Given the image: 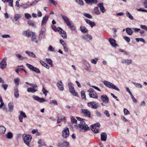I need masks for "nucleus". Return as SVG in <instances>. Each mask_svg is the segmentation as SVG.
I'll use <instances>...</instances> for the list:
<instances>
[{"label": "nucleus", "instance_id": "nucleus-1", "mask_svg": "<svg viewBox=\"0 0 147 147\" xmlns=\"http://www.w3.org/2000/svg\"><path fill=\"white\" fill-rule=\"evenodd\" d=\"M78 127L81 129L80 130V131L82 132H85L90 129V128L86 123L85 121L80 122V123L78 125Z\"/></svg>", "mask_w": 147, "mask_h": 147}, {"label": "nucleus", "instance_id": "nucleus-2", "mask_svg": "<svg viewBox=\"0 0 147 147\" xmlns=\"http://www.w3.org/2000/svg\"><path fill=\"white\" fill-rule=\"evenodd\" d=\"M22 137L24 142L27 145L29 146L30 143L32 139L31 136L24 134L23 135Z\"/></svg>", "mask_w": 147, "mask_h": 147}, {"label": "nucleus", "instance_id": "nucleus-3", "mask_svg": "<svg viewBox=\"0 0 147 147\" xmlns=\"http://www.w3.org/2000/svg\"><path fill=\"white\" fill-rule=\"evenodd\" d=\"M104 84L107 87L112 89L118 91L120 90L115 85L112 83L107 81H104L103 82Z\"/></svg>", "mask_w": 147, "mask_h": 147}, {"label": "nucleus", "instance_id": "nucleus-4", "mask_svg": "<svg viewBox=\"0 0 147 147\" xmlns=\"http://www.w3.org/2000/svg\"><path fill=\"white\" fill-rule=\"evenodd\" d=\"M68 86H69L70 92L73 95L78 96V93L76 92L73 84L71 82H69L68 84Z\"/></svg>", "mask_w": 147, "mask_h": 147}, {"label": "nucleus", "instance_id": "nucleus-5", "mask_svg": "<svg viewBox=\"0 0 147 147\" xmlns=\"http://www.w3.org/2000/svg\"><path fill=\"white\" fill-rule=\"evenodd\" d=\"M69 129L68 127H66L64 128L62 132V136L64 138H66L69 136Z\"/></svg>", "mask_w": 147, "mask_h": 147}, {"label": "nucleus", "instance_id": "nucleus-6", "mask_svg": "<svg viewBox=\"0 0 147 147\" xmlns=\"http://www.w3.org/2000/svg\"><path fill=\"white\" fill-rule=\"evenodd\" d=\"M27 66L32 71H34L37 73H40V70L37 68L34 67L32 65L28 63L26 64Z\"/></svg>", "mask_w": 147, "mask_h": 147}, {"label": "nucleus", "instance_id": "nucleus-7", "mask_svg": "<svg viewBox=\"0 0 147 147\" xmlns=\"http://www.w3.org/2000/svg\"><path fill=\"white\" fill-rule=\"evenodd\" d=\"M7 59L4 57L0 62V68L2 69H5L7 66L6 61Z\"/></svg>", "mask_w": 147, "mask_h": 147}, {"label": "nucleus", "instance_id": "nucleus-8", "mask_svg": "<svg viewBox=\"0 0 147 147\" xmlns=\"http://www.w3.org/2000/svg\"><path fill=\"white\" fill-rule=\"evenodd\" d=\"M88 107L94 109H96L98 107V103L96 104V103L94 101L88 102Z\"/></svg>", "mask_w": 147, "mask_h": 147}, {"label": "nucleus", "instance_id": "nucleus-9", "mask_svg": "<svg viewBox=\"0 0 147 147\" xmlns=\"http://www.w3.org/2000/svg\"><path fill=\"white\" fill-rule=\"evenodd\" d=\"M81 111L84 116L89 117H91L90 112L87 109H82Z\"/></svg>", "mask_w": 147, "mask_h": 147}, {"label": "nucleus", "instance_id": "nucleus-10", "mask_svg": "<svg viewBox=\"0 0 147 147\" xmlns=\"http://www.w3.org/2000/svg\"><path fill=\"white\" fill-rule=\"evenodd\" d=\"M32 33L33 32H30L29 30H28L26 31H23L22 34L28 37L32 35Z\"/></svg>", "mask_w": 147, "mask_h": 147}, {"label": "nucleus", "instance_id": "nucleus-11", "mask_svg": "<svg viewBox=\"0 0 147 147\" xmlns=\"http://www.w3.org/2000/svg\"><path fill=\"white\" fill-rule=\"evenodd\" d=\"M57 86L60 90L62 91L64 90L63 84L61 81H59L57 82Z\"/></svg>", "mask_w": 147, "mask_h": 147}, {"label": "nucleus", "instance_id": "nucleus-12", "mask_svg": "<svg viewBox=\"0 0 147 147\" xmlns=\"http://www.w3.org/2000/svg\"><path fill=\"white\" fill-rule=\"evenodd\" d=\"M61 16L62 18L64 21L66 23L67 26H69V23L71 22L69 21V20L68 18L66 16L61 15Z\"/></svg>", "mask_w": 147, "mask_h": 147}, {"label": "nucleus", "instance_id": "nucleus-13", "mask_svg": "<svg viewBox=\"0 0 147 147\" xmlns=\"http://www.w3.org/2000/svg\"><path fill=\"white\" fill-rule=\"evenodd\" d=\"M98 6L100 8L101 11L103 13L106 11V10L103 6V3H99L98 4Z\"/></svg>", "mask_w": 147, "mask_h": 147}, {"label": "nucleus", "instance_id": "nucleus-14", "mask_svg": "<svg viewBox=\"0 0 147 147\" xmlns=\"http://www.w3.org/2000/svg\"><path fill=\"white\" fill-rule=\"evenodd\" d=\"M101 98L103 102H105L107 103L109 102V98L106 95H104L101 96Z\"/></svg>", "mask_w": 147, "mask_h": 147}, {"label": "nucleus", "instance_id": "nucleus-15", "mask_svg": "<svg viewBox=\"0 0 147 147\" xmlns=\"http://www.w3.org/2000/svg\"><path fill=\"white\" fill-rule=\"evenodd\" d=\"M109 41L112 46L115 47L117 45V44L116 43L115 40L114 39L112 38H110L109 39Z\"/></svg>", "mask_w": 147, "mask_h": 147}, {"label": "nucleus", "instance_id": "nucleus-16", "mask_svg": "<svg viewBox=\"0 0 147 147\" xmlns=\"http://www.w3.org/2000/svg\"><path fill=\"white\" fill-rule=\"evenodd\" d=\"M107 137V134L105 133L102 132L101 134V139L102 141H105Z\"/></svg>", "mask_w": 147, "mask_h": 147}, {"label": "nucleus", "instance_id": "nucleus-17", "mask_svg": "<svg viewBox=\"0 0 147 147\" xmlns=\"http://www.w3.org/2000/svg\"><path fill=\"white\" fill-rule=\"evenodd\" d=\"M86 22L89 24L91 27H93L96 26L95 23L91 21L90 20L87 19H85Z\"/></svg>", "mask_w": 147, "mask_h": 147}, {"label": "nucleus", "instance_id": "nucleus-18", "mask_svg": "<svg viewBox=\"0 0 147 147\" xmlns=\"http://www.w3.org/2000/svg\"><path fill=\"white\" fill-rule=\"evenodd\" d=\"M91 130L95 133H98L99 131V129L98 127H96L94 125L91 126Z\"/></svg>", "mask_w": 147, "mask_h": 147}, {"label": "nucleus", "instance_id": "nucleus-19", "mask_svg": "<svg viewBox=\"0 0 147 147\" xmlns=\"http://www.w3.org/2000/svg\"><path fill=\"white\" fill-rule=\"evenodd\" d=\"M49 16H46L44 17L42 21L41 25L42 26L46 24L48 20Z\"/></svg>", "mask_w": 147, "mask_h": 147}, {"label": "nucleus", "instance_id": "nucleus-20", "mask_svg": "<svg viewBox=\"0 0 147 147\" xmlns=\"http://www.w3.org/2000/svg\"><path fill=\"white\" fill-rule=\"evenodd\" d=\"M89 95L90 97L91 98H97L98 97V95L95 91L91 93H90Z\"/></svg>", "mask_w": 147, "mask_h": 147}, {"label": "nucleus", "instance_id": "nucleus-21", "mask_svg": "<svg viewBox=\"0 0 147 147\" xmlns=\"http://www.w3.org/2000/svg\"><path fill=\"white\" fill-rule=\"evenodd\" d=\"M32 36L31 37V40L33 42H35L36 43L38 42V40H37L36 36L35 33H32Z\"/></svg>", "mask_w": 147, "mask_h": 147}, {"label": "nucleus", "instance_id": "nucleus-22", "mask_svg": "<svg viewBox=\"0 0 147 147\" xmlns=\"http://www.w3.org/2000/svg\"><path fill=\"white\" fill-rule=\"evenodd\" d=\"M8 108L9 109V111L12 112L13 111L14 107L13 104V102H9L8 105Z\"/></svg>", "mask_w": 147, "mask_h": 147}, {"label": "nucleus", "instance_id": "nucleus-23", "mask_svg": "<svg viewBox=\"0 0 147 147\" xmlns=\"http://www.w3.org/2000/svg\"><path fill=\"white\" fill-rule=\"evenodd\" d=\"M82 38L84 40H87L89 39L91 40L92 39V38L91 36L88 34H86L83 36Z\"/></svg>", "mask_w": 147, "mask_h": 147}, {"label": "nucleus", "instance_id": "nucleus-24", "mask_svg": "<svg viewBox=\"0 0 147 147\" xmlns=\"http://www.w3.org/2000/svg\"><path fill=\"white\" fill-rule=\"evenodd\" d=\"M69 25L67 26L69 27L71 30L74 31L76 30V28L74 24L72 23V22L69 23Z\"/></svg>", "mask_w": 147, "mask_h": 147}, {"label": "nucleus", "instance_id": "nucleus-25", "mask_svg": "<svg viewBox=\"0 0 147 147\" xmlns=\"http://www.w3.org/2000/svg\"><path fill=\"white\" fill-rule=\"evenodd\" d=\"M81 31L83 33H86L88 31L87 29L84 26H82L80 27Z\"/></svg>", "mask_w": 147, "mask_h": 147}, {"label": "nucleus", "instance_id": "nucleus-26", "mask_svg": "<svg viewBox=\"0 0 147 147\" xmlns=\"http://www.w3.org/2000/svg\"><path fill=\"white\" fill-rule=\"evenodd\" d=\"M14 95L17 98L19 96V94L18 93V90L17 88H16L14 90Z\"/></svg>", "mask_w": 147, "mask_h": 147}, {"label": "nucleus", "instance_id": "nucleus-27", "mask_svg": "<svg viewBox=\"0 0 147 147\" xmlns=\"http://www.w3.org/2000/svg\"><path fill=\"white\" fill-rule=\"evenodd\" d=\"M94 12L95 14L96 15L100 14V12L99 10L98 7H96L94 8Z\"/></svg>", "mask_w": 147, "mask_h": 147}, {"label": "nucleus", "instance_id": "nucleus-28", "mask_svg": "<svg viewBox=\"0 0 147 147\" xmlns=\"http://www.w3.org/2000/svg\"><path fill=\"white\" fill-rule=\"evenodd\" d=\"M126 30L127 33L129 35H131L133 33V31L130 28H126Z\"/></svg>", "mask_w": 147, "mask_h": 147}, {"label": "nucleus", "instance_id": "nucleus-29", "mask_svg": "<svg viewBox=\"0 0 147 147\" xmlns=\"http://www.w3.org/2000/svg\"><path fill=\"white\" fill-rule=\"evenodd\" d=\"M5 136L8 139H11L12 138L13 135L12 134L11 132H9L5 135Z\"/></svg>", "mask_w": 147, "mask_h": 147}, {"label": "nucleus", "instance_id": "nucleus-30", "mask_svg": "<svg viewBox=\"0 0 147 147\" xmlns=\"http://www.w3.org/2000/svg\"><path fill=\"white\" fill-rule=\"evenodd\" d=\"M45 32L44 31H40L39 36V39L41 40L42 38H43L45 36Z\"/></svg>", "mask_w": 147, "mask_h": 147}, {"label": "nucleus", "instance_id": "nucleus-31", "mask_svg": "<svg viewBox=\"0 0 147 147\" xmlns=\"http://www.w3.org/2000/svg\"><path fill=\"white\" fill-rule=\"evenodd\" d=\"M132 61L131 59L123 60L122 61V63H126L128 64H130L132 63Z\"/></svg>", "mask_w": 147, "mask_h": 147}, {"label": "nucleus", "instance_id": "nucleus-32", "mask_svg": "<svg viewBox=\"0 0 147 147\" xmlns=\"http://www.w3.org/2000/svg\"><path fill=\"white\" fill-rule=\"evenodd\" d=\"M40 63L42 65L45 67L47 69L49 68V65L47 63H45L44 61L40 60Z\"/></svg>", "mask_w": 147, "mask_h": 147}, {"label": "nucleus", "instance_id": "nucleus-33", "mask_svg": "<svg viewBox=\"0 0 147 147\" xmlns=\"http://www.w3.org/2000/svg\"><path fill=\"white\" fill-rule=\"evenodd\" d=\"M26 53L30 56L33 57H36L35 55L32 52L26 51Z\"/></svg>", "mask_w": 147, "mask_h": 147}, {"label": "nucleus", "instance_id": "nucleus-34", "mask_svg": "<svg viewBox=\"0 0 147 147\" xmlns=\"http://www.w3.org/2000/svg\"><path fill=\"white\" fill-rule=\"evenodd\" d=\"M5 128L2 126H0V134H4L5 131Z\"/></svg>", "mask_w": 147, "mask_h": 147}, {"label": "nucleus", "instance_id": "nucleus-35", "mask_svg": "<svg viewBox=\"0 0 147 147\" xmlns=\"http://www.w3.org/2000/svg\"><path fill=\"white\" fill-rule=\"evenodd\" d=\"M28 91L29 92H31L34 93L37 91V90L34 88H32L31 87L28 88Z\"/></svg>", "mask_w": 147, "mask_h": 147}, {"label": "nucleus", "instance_id": "nucleus-36", "mask_svg": "<svg viewBox=\"0 0 147 147\" xmlns=\"http://www.w3.org/2000/svg\"><path fill=\"white\" fill-rule=\"evenodd\" d=\"M38 143L39 144V147H41L42 146L45 145V143L44 142L41 140H39Z\"/></svg>", "mask_w": 147, "mask_h": 147}, {"label": "nucleus", "instance_id": "nucleus-37", "mask_svg": "<svg viewBox=\"0 0 147 147\" xmlns=\"http://www.w3.org/2000/svg\"><path fill=\"white\" fill-rule=\"evenodd\" d=\"M21 17V15L20 14H16L15 15L14 18L15 21H17Z\"/></svg>", "mask_w": 147, "mask_h": 147}, {"label": "nucleus", "instance_id": "nucleus-38", "mask_svg": "<svg viewBox=\"0 0 147 147\" xmlns=\"http://www.w3.org/2000/svg\"><path fill=\"white\" fill-rule=\"evenodd\" d=\"M46 61L50 65L51 67L53 66V65L52 63V61L50 59H47Z\"/></svg>", "mask_w": 147, "mask_h": 147}, {"label": "nucleus", "instance_id": "nucleus-39", "mask_svg": "<svg viewBox=\"0 0 147 147\" xmlns=\"http://www.w3.org/2000/svg\"><path fill=\"white\" fill-rule=\"evenodd\" d=\"M126 14L127 16L131 20H133L134 19V18L131 15V14L128 11H127L126 12Z\"/></svg>", "mask_w": 147, "mask_h": 147}, {"label": "nucleus", "instance_id": "nucleus-40", "mask_svg": "<svg viewBox=\"0 0 147 147\" xmlns=\"http://www.w3.org/2000/svg\"><path fill=\"white\" fill-rule=\"evenodd\" d=\"M85 91L84 90H82L81 92V94L82 97V99H86V95L85 94Z\"/></svg>", "mask_w": 147, "mask_h": 147}, {"label": "nucleus", "instance_id": "nucleus-41", "mask_svg": "<svg viewBox=\"0 0 147 147\" xmlns=\"http://www.w3.org/2000/svg\"><path fill=\"white\" fill-rule=\"evenodd\" d=\"M16 57L18 59L21 60H23L25 59H26V57H22L21 55L18 54L16 55Z\"/></svg>", "mask_w": 147, "mask_h": 147}, {"label": "nucleus", "instance_id": "nucleus-42", "mask_svg": "<svg viewBox=\"0 0 147 147\" xmlns=\"http://www.w3.org/2000/svg\"><path fill=\"white\" fill-rule=\"evenodd\" d=\"M60 34L63 38L66 39L67 38V34L65 31L64 32H62Z\"/></svg>", "mask_w": 147, "mask_h": 147}, {"label": "nucleus", "instance_id": "nucleus-43", "mask_svg": "<svg viewBox=\"0 0 147 147\" xmlns=\"http://www.w3.org/2000/svg\"><path fill=\"white\" fill-rule=\"evenodd\" d=\"M48 50L52 51V52H55V49L51 45H50L49 46L48 49Z\"/></svg>", "mask_w": 147, "mask_h": 147}, {"label": "nucleus", "instance_id": "nucleus-44", "mask_svg": "<svg viewBox=\"0 0 147 147\" xmlns=\"http://www.w3.org/2000/svg\"><path fill=\"white\" fill-rule=\"evenodd\" d=\"M75 1L76 2L78 3L80 5H84V2L82 0H75Z\"/></svg>", "mask_w": 147, "mask_h": 147}, {"label": "nucleus", "instance_id": "nucleus-45", "mask_svg": "<svg viewBox=\"0 0 147 147\" xmlns=\"http://www.w3.org/2000/svg\"><path fill=\"white\" fill-rule=\"evenodd\" d=\"M98 60V59L96 58L94 59H92L91 60V62L94 64H96Z\"/></svg>", "mask_w": 147, "mask_h": 147}, {"label": "nucleus", "instance_id": "nucleus-46", "mask_svg": "<svg viewBox=\"0 0 147 147\" xmlns=\"http://www.w3.org/2000/svg\"><path fill=\"white\" fill-rule=\"evenodd\" d=\"M84 15L86 17H87L89 19H91L92 18V16L89 13H84Z\"/></svg>", "mask_w": 147, "mask_h": 147}, {"label": "nucleus", "instance_id": "nucleus-47", "mask_svg": "<svg viewBox=\"0 0 147 147\" xmlns=\"http://www.w3.org/2000/svg\"><path fill=\"white\" fill-rule=\"evenodd\" d=\"M136 40L137 42H139L140 41L144 43L145 42V41L144 40V39L143 38H136Z\"/></svg>", "mask_w": 147, "mask_h": 147}, {"label": "nucleus", "instance_id": "nucleus-48", "mask_svg": "<svg viewBox=\"0 0 147 147\" xmlns=\"http://www.w3.org/2000/svg\"><path fill=\"white\" fill-rule=\"evenodd\" d=\"M63 46L64 51L66 52H67L68 51V49L67 47L66 43H64V44L63 45Z\"/></svg>", "mask_w": 147, "mask_h": 147}, {"label": "nucleus", "instance_id": "nucleus-49", "mask_svg": "<svg viewBox=\"0 0 147 147\" xmlns=\"http://www.w3.org/2000/svg\"><path fill=\"white\" fill-rule=\"evenodd\" d=\"M38 0H35V1L32 2L29 5L30 6H33L36 5L38 2Z\"/></svg>", "mask_w": 147, "mask_h": 147}, {"label": "nucleus", "instance_id": "nucleus-50", "mask_svg": "<svg viewBox=\"0 0 147 147\" xmlns=\"http://www.w3.org/2000/svg\"><path fill=\"white\" fill-rule=\"evenodd\" d=\"M71 121L73 123H76L77 120L74 118L72 116L71 117Z\"/></svg>", "mask_w": 147, "mask_h": 147}, {"label": "nucleus", "instance_id": "nucleus-51", "mask_svg": "<svg viewBox=\"0 0 147 147\" xmlns=\"http://www.w3.org/2000/svg\"><path fill=\"white\" fill-rule=\"evenodd\" d=\"M25 16L27 19H30L31 18V16L29 13H25L24 14Z\"/></svg>", "mask_w": 147, "mask_h": 147}, {"label": "nucleus", "instance_id": "nucleus-52", "mask_svg": "<svg viewBox=\"0 0 147 147\" xmlns=\"http://www.w3.org/2000/svg\"><path fill=\"white\" fill-rule=\"evenodd\" d=\"M124 114L125 115H128L130 114L129 112L126 109H124Z\"/></svg>", "mask_w": 147, "mask_h": 147}, {"label": "nucleus", "instance_id": "nucleus-53", "mask_svg": "<svg viewBox=\"0 0 147 147\" xmlns=\"http://www.w3.org/2000/svg\"><path fill=\"white\" fill-rule=\"evenodd\" d=\"M19 80L18 78L15 79L14 80V82L16 85L17 86L19 85Z\"/></svg>", "mask_w": 147, "mask_h": 147}, {"label": "nucleus", "instance_id": "nucleus-54", "mask_svg": "<svg viewBox=\"0 0 147 147\" xmlns=\"http://www.w3.org/2000/svg\"><path fill=\"white\" fill-rule=\"evenodd\" d=\"M20 115L22 116V117H24V118H26L27 117L25 114L22 111H20Z\"/></svg>", "mask_w": 147, "mask_h": 147}, {"label": "nucleus", "instance_id": "nucleus-55", "mask_svg": "<svg viewBox=\"0 0 147 147\" xmlns=\"http://www.w3.org/2000/svg\"><path fill=\"white\" fill-rule=\"evenodd\" d=\"M57 31L60 34L62 32H64V30H63L62 28L59 27L57 28Z\"/></svg>", "mask_w": 147, "mask_h": 147}, {"label": "nucleus", "instance_id": "nucleus-56", "mask_svg": "<svg viewBox=\"0 0 147 147\" xmlns=\"http://www.w3.org/2000/svg\"><path fill=\"white\" fill-rule=\"evenodd\" d=\"M21 7H22L23 8L26 9L28 8L29 6V5L27 4H24L20 5Z\"/></svg>", "mask_w": 147, "mask_h": 147}, {"label": "nucleus", "instance_id": "nucleus-57", "mask_svg": "<svg viewBox=\"0 0 147 147\" xmlns=\"http://www.w3.org/2000/svg\"><path fill=\"white\" fill-rule=\"evenodd\" d=\"M123 38L127 42H130V39L129 37L125 36Z\"/></svg>", "mask_w": 147, "mask_h": 147}, {"label": "nucleus", "instance_id": "nucleus-58", "mask_svg": "<svg viewBox=\"0 0 147 147\" xmlns=\"http://www.w3.org/2000/svg\"><path fill=\"white\" fill-rule=\"evenodd\" d=\"M28 24L32 26H34V22L32 20L29 21L28 22Z\"/></svg>", "mask_w": 147, "mask_h": 147}, {"label": "nucleus", "instance_id": "nucleus-59", "mask_svg": "<svg viewBox=\"0 0 147 147\" xmlns=\"http://www.w3.org/2000/svg\"><path fill=\"white\" fill-rule=\"evenodd\" d=\"M50 104H54L56 105H57V102L55 100H52L50 102Z\"/></svg>", "mask_w": 147, "mask_h": 147}, {"label": "nucleus", "instance_id": "nucleus-60", "mask_svg": "<svg viewBox=\"0 0 147 147\" xmlns=\"http://www.w3.org/2000/svg\"><path fill=\"white\" fill-rule=\"evenodd\" d=\"M42 91L43 92V93L45 95V96L47 95V93L48 92V91L45 89V88H43L42 89Z\"/></svg>", "mask_w": 147, "mask_h": 147}, {"label": "nucleus", "instance_id": "nucleus-61", "mask_svg": "<svg viewBox=\"0 0 147 147\" xmlns=\"http://www.w3.org/2000/svg\"><path fill=\"white\" fill-rule=\"evenodd\" d=\"M62 117H61V118H58L57 122V123H60L61 121H62Z\"/></svg>", "mask_w": 147, "mask_h": 147}, {"label": "nucleus", "instance_id": "nucleus-62", "mask_svg": "<svg viewBox=\"0 0 147 147\" xmlns=\"http://www.w3.org/2000/svg\"><path fill=\"white\" fill-rule=\"evenodd\" d=\"M63 144H64L65 145H66V147H69V144L68 142L67 141H65L63 142Z\"/></svg>", "mask_w": 147, "mask_h": 147}, {"label": "nucleus", "instance_id": "nucleus-63", "mask_svg": "<svg viewBox=\"0 0 147 147\" xmlns=\"http://www.w3.org/2000/svg\"><path fill=\"white\" fill-rule=\"evenodd\" d=\"M13 0H11L10 1H9L8 2L9 3V5L11 7H13Z\"/></svg>", "mask_w": 147, "mask_h": 147}, {"label": "nucleus", "instance_id": "nucleus-64", "mask_svg": "<svg viewBox=\"0 0 147 147\" xmlns=\"http://www.w3.org/2000/svg\"><path fill=\"white\" fill-rule=\"evenodd\" d=\"M104 113L108 117H109L110 116V114L107 110H105L104 111Z\"/></svg>", "mask_w": 147, "mask_h": 147}]
</instances>
